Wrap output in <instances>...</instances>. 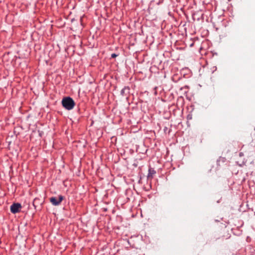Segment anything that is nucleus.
<instances>
[{
  "label": "nucleus",
  "instance_id": "7",
  "mask_svg": "<svg viewBox=\"0 0 255 255\" xmlns=\"http://www.w3.org/2000/svg\"><path fill=\"white\" fill-rule=\"evenodd\" d=\"M149 171H150V173L151 174H153V173H155V172H154L153 170V171H152V172H151V170H149Z\"/></svg>",
  "mask_w": 255,
  "mask_h": 255
},
{
  "label": "nucleus",
  "instance_id": "3",
  "mask_svg": "<svg viewBox=\"0 0 255 255\" xmlns=\"http://www.w3.org/2000/svg\"><path fill=\"white\" fill-rule=\"evenodd\" d=\"M21 208V205L19 203H14L10 206V211L12 213H16L19 212Z\"/></svg>",
  "mask_w": 255,
  "mask_h": 255
},
{
  "label": "nucleus",
  "instance_id": "4",
  "mask_svg": "<svg viewBox=\"0 0 255 255\" xmlns=\"http://www.w3.org/2000/svg\"><path fill=\"white\" fill-rule=\"evenodd\" d=\"M128 90H129V88H128L125 87V88H124L122 90L121 93L122 94H124L125 92V91H128Z\"/></svg>",
  "mask_w": 255,
  "mask_h": 255
},
{
  "label": "nucleus",
  "instance_id": "6",
  "mask_svg": "<svg viewBox=\"0 0 255 255\" xmlns=\"http://www.w3.org/2000/svg\"><path fill=\"white\" fill-rule=\"evenodd\" d=\"M117 56V55L115 53H113L112 55H111V57L112 58H115Z\"/></svg>",
  "mask_w": 255,
  "mask_h": 255
},
{
  "label": "nucleus",
  "instance_id": "5",
  "mask_svg": "<svg viewBox=\"0 0 255 255\" xmlns=\"http://www.w3.org/2000/svg\"><path fill=\"white\" fill-rule=\"evenodd\" d=\"M39 200V199H35L33 201V206H36L35 204L37 203V202Z\"/></svg>",
  "mask_w": 255,
  "mask_h": 255
},
{
  "label": "nucleus",
  "instance_id": "2",
  "mask_svg": "<svg viewBox=\"0 0 255 255\" xmlns=\"http://www.w3.org/2000/svg\"><path fill=\"white\" fill-rule=\"evenodd\" d=\"M63 196L59 195L58 197H52L50 198V201L54 206L59 205L63 200Z\"/></svg>",
  "mask_w": 255,
  "mask_h": 255
},
{
  "label": "nucleus",
  "instance_id": "1",
  "mask_svg": "<svg viewBox=\"0 0 255 255\" xmlns=\"http://www.w3.org/2000/svg\"><path fill=\"white\" fill-rule=\"evenodd\" d=\"M62 105L66 110H71L74 108L75 103L71 98L67 97L62 99Z\"/></svg>",
  "mask_w": 255,
  "mask_h": 255
}]
</instances>
